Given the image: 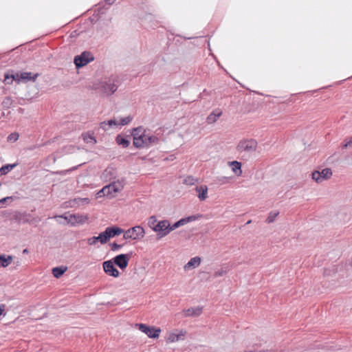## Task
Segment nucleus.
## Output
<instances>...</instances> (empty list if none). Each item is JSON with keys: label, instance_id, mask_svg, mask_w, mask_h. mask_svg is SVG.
Masks as SVG:
<instances>
[{"label": "nucleus", "instance_id": "1a4fd4ad", "mask_svg": "<svg viewBox=\"0 0 352 352\" xmlns=\"http://www.w3.org/2000/svg\"><path fill=\"white\" fill-rule=\"evenodd\" d=\"M130 258L131 254H121L116 256L113 258V262L121 270H124L127 267Z\"/></svg>", "mask_w": 352, "mask_h": 352}, {"label": "nucleus", "instance_id": "a878e982", "mask_svg": "<svg viewBox=\"0 0 352 352\" xmlns=\"http://www.w3.org/2000/svg\"><path fill=\"white\" fill-rule=\"evenodd\" d=\"M16 166V164H6L5 166H3L1 168H0V177L2 176V175H6L7 173H8Z\"/></svg>", "mask_w": 352, "mask_h": 352}, {"label": "nucleus", "instance_id": "9d476101", "mask_svg": "<svg viewBox=\"0 0 352 352\" xmlns=\"http://www.w3.org/2000/svg\"><path fill=\"white\" fill-rule=\"evenodd\" d=\"M139 329L146 333L150 338H157L161 331L160 329H155L154 327H148L144 324H140Z\"/></svg>", "mask_w": 352, "mask_h": 352}, {"label": "nucleus", "instance_id": "39448f33", "mask_svg": "<svg viewBox=\"0 0 352 352\" xmlns=\"http://www.w3.org/2000/svg\"><path fill=\"white\" fill-rule=\"evenodd\" d=\"M145 234L144 230L142 227L140 226H134L128 229L127 230H124V236L123 238L124 239H140L144 237Z\"/></svg>", "mask_w": 352, "mask_h": 352}, {"label": "nucleus", "instance_id": "6e6552de", "mask_svg": "<svg viewBox=\"0 0 352 352\" xmlns=\"http://www.w3.org/2000/svg\"><path fill=\"white\" fill-rule=\"evenodd\" d=\"M168 228L169 221L168 220L159 221L155 228H154V231L157 232L160 238H162L170 233Z\"/></svg>", "mask_w": 352, "mask_h": 352}, {"label": "nucleus", "instance_id": "e433bc0d", "mask_svg": "<svg viewBox=\"0 0 352 352\" xmlns=\"http://www.w3.org/2000/svg\"><path fill=\"white\" fill-rule=\"evenodd\" d=\"M202 217L201 214H196V215H191L189 217H186L187 222H191L195 220H197L198 219L201 218Z\"/></svg>", "mask_w": 352, "mask_h": 352}, {"label": "nucleus", "instance_id": "6ab92c4d", "mask_svg": "<svg viewBox=\"0 0 352 352\" xmlns=\"http://www.w3.org/2000/svg\"><path fill=\"white\" fill-rule=\"evenodd\" d=\"M201 263V258L195 256L190 259V261L184 265V268L185 270H188L190 268H196Z\"/></svg>", "mask_w": 352, "mask_h": 352}, {"label": "nucleus", "instance_id": "c85d7f7f", "mask_svg": "<svg viewBox=\"0 0 352 352\" xmlns=\"http://www.w3.org/2000/svg\"><path fill=\"white\" fill-rule=\"evenodd\" d=\"M158 222L159 221H157L155 216H151L148 219V225L154 231V228H155Z\"/></svg>", "mask_w": 352, "mask_h": 352}, {"label": "nucleus", "instance_id": "aec40b11", "mask_svg": "<svg viewBox=\"0 0 352 352\" xmlns=\"http://www.w3.org/2000/svg\"><path fill=\"white\" fill-rule=\"evenodd\" d=\"M106 230H107L110 238L124 233V230L118 226L107 227Z\"/></svg>", "mask_w": 352, "mask_h": 352}, {"label": "nucleus", "instance_id": "20e7f679", "mask_svg": "<svg viewBox=\"0 0 352 352\" xmlns=\"http://www.w3.org/2000/svg\"><path fill=\"white\" fill-rule=\"evenodd\" d=\"M257 145V142L254 139L242 140L239 142L236 150L240 153H252L256 151Z\"/></svg>", "mask_w": 352, "mask_h": 352}, {"label": "nucleus", "instance_id": "dca6fc26", "mask_svg": "<svg viewBox=\"0 0 352 352\" xmlns=\"http://www.w3.org/2000/svg\"><path fill=\"white\" fill-rule=\"evenodd\" d=\"M19 80V73L14 74L13 71H8L4 75V82L11 85L13 81Z\"/></svg>", "mask_w": 352, "mask_h": 352}, {"label": "nucleus", "instance_id": "49530a36", "mask_svg": "<svg viewBox=\"0 0 352 352\" xmlns=\"http://www.w3.org/2000/svg\"><path fill=\"white\" fill-rule=\"evenodd\" d=\"M11 199H12L11 197H7L3 198V199H0V204H4L7 200Z\"/></svg>", "mask_w": 352, "mask_h": 352}, {"label": "nucleus", "instance_id": "72a5a7b5", "mask_svg": "<svg viewBox=\"0 0 352 352\" xmlns=\"http://www.w3.org/2000/svg\"><path fill=\"white\" fill-rule=\"evenodd\" d=\"M133 120V117L129 116L124 118H121L120 122H118V125L124 126L128 124Z\"/></svg>", "mask_w": 352, "mask_h": 352}, {"label": "nucleus", "instance_id": "4be33fe9", "mask_svg": "<svg viewBox=\"0 0 352 352\" xmlns=\"http://www.w3.org/2000/svg\"><path fill=\"white\" fill-rule=\"evenodd\" d=\"M67 270V266L61 265L52 269V274L55 278H60Z\"/></svg>", "mask_w": 352, "mask_h": 352}, {"label": "nucleus", "instance_id": "c9c22d12", "mask_svg": "<svg viewBox=\"0 0 352 352\" xmlns=\"http://www.w3.org/2000/svg\"><path fill=\"white\" fill-rule=\"evenodd\" d=\"M226 273H227V270L226 268H221V269L216 271L214 273L213 276L214 278H217V277H219V276H223L225 274H226Z\"/></svg>", "mask_w": 352, "mask_h": 352}, {"label": "nucleus", "instance_id": "8fccbe9b", "mask_svg": "<svg viewBox=\"0 0 352 352\" xmlns=\"http://www.w3.org/2000/svg\"><path fill=\"white\" fill-rule=\"evenodd\" d=\"M245 352H267V351H255V350H249V351H245Z\"/></svg>", "mask_w": 352, "mask_h": 352}, {"label": "nucleus", "instance_id": "a19ab883", "mask_svg": "<svg viewBox=\"0 0 352 352\" xmlns=\"http://www.w3.org/2000/svg\"><path fill=\"white\" fill-rule=\"evenodd\" d=\"M180 226H181V224H180V223H179V221H177V222H175V223L173 225H172V226L169 223V228H168V229H169V230H170V232L171 231L174 230L175 229H176V228H177L180 227Z\"/></svg>", "mask_w": 352, "mask_h": 352}, {"label": "nucleus", "instance_id": "4c0bfd02", "mask_svg": "<svg viewBox=\"0 0 352 352\" xmlns=\"http://www.w3.org/2000/svg\"><path fill=\"white\" fill-rule=\"evenodd\" d=\"M98 241L97 236H92L87 239V243L89 245H94Z\"/></svg>", "mask_w": 352, "mask_h": 352}, {"label": "nucleus", "instance_id": "4468645a", "mask_svg": "<svg viewBox=\"0 0 352 352\" xmlns=\"http://www.w3.org/2000/svg\"><path fill=\"white\" fill-rule=\"evenodd\" d=\"M186 331L180 330L178 333H170L166 338L167 343H172L179 341L180 339H184L183 337L186 335Z\"/></svg>", "mask_w": 352, "mask_h": 352}, {"label": "nucleus", "instance_id": "3c124183", "mask_svg": "<svg viewBox=\"0 0 352 352\" xmlns=\"http://www.w3.org/2000/svg\"><path fill=\"white\" fill-rule=\"evenodd\" d=\"M111 169L107 168V169L104 170V174L107 175L108 173H111Z\"/></svg>", "mask_w": 352, "mask_h": 352}, {"label": "nucleus", "instance_id": "ea45409f", "mask_svg": "<svg viewBox=\"0 0 352 352\" xmlns=\"http://www.w3.org/2000/svg\"><path fill=\"white\" fill-rule=\"evenodd\" d=\"M123 245L118 244L117 243H113L110 244L111 249L112 251H116L119 249H120L122 247Z\"/></svg>", "mask_w": 352, "mask_h": 352}, {"label": "nucleus", "instance_id": "473e14b6", "mask_svg": "<svg viewBox=\"0 0 352 352\" xmlns=\"http://www.w3.org/2000/svg\"><path fill=\"white\" fill-rule=\"evenodd\" d=\"M229 179H230V177H217L214 181H215L216 184L222 185V184H228L229 182Z\"/></svg>", "mask_w": 352, "mask_h": 352}, {"label": "nucleus", "instance_id": "a18cd8bd", "mask_svg": "<svg viewBox=\"0 0 352 352\" xmlns=\"http://www.w3.org/2000/svg\"><path fill=\"white\" fill-rule=\"evenodd\" d=\"M179 221L181 226H184V225H185L186 223H188L187 221H186V217L181 219L180 220H179Z\"/></svg>", "mask_w": 352, "mask_h": 352}, {"label": "nucleus", "instance_id": "cd10ccee", "mask_svg": "<svg viewBox=\"0 0 352 352\" xmlns=\"http://www.w3.org/2000/svg\"><path fill=\"white\" fill-rule=\"evenodd\" d=\"M147 144L146 147H148L153 144H157L159 142V138L155 135H148V138H146Z\"/></svg>", "mask_w": 352, "mask_h": 352}, {"label": "nucleus", "instance_id": "393cba45", "mask_svg": "<svg viewBox=\"0 0 352 352\" xmlns=\"http://www.w3.org/2000/svg\"><path fill=\"white\" fill-rule=\"evenodd\" d=\"M97 237L98 241L100 242L101 244H104L107 243V241L110 239V236L106 229L104 232L100 233Z\"/></svg>", "mask_w": 352, "mask_h": 352}, {"label": "nucleus", "instance_id": "2f4dec72", "mask_svg": "<svg viewBox=\"0 0 352 352\" xmlns=\"http://www.w3.org/2000/svg\"><path fill=\"white\" fill-rule=\"evenodd\" d=\"M279 212L276 211L270 212L266 219V222H267L268 223L274 222Z\"/></svg>", "mask_w": 352, "mask_h": 352}, {"label": "nucleus", "instance_id": "2eb2a0df", "mask_svg": "<svg viewBox=\"0 0 352 352\" xmlns=\"http://www.w3.org/2000/svg\"><path fill=\"white\" fill-rule=\"evenodd\" d=\"M37 74L32 76L31 72H21L19 73V80H16L18 83L21 82H28L30 80L34 81Z\"/></svg>", "mask_w": 352, "mask_h": 352}, {"label": "nucleus", "instance_id": "f257e3e1", "mask_svg": "<svg viewBox=\"0 0 352 352\" xmlns=\"http://www.w3.org/2000/svg\"><path fill=\"white\" fill-rule=\"evenodd\" d=\"M120 85V80L117 76L112 75L109 78L103 79L96 83L93 89H99L102 93L109 96L113 94Z\"/></svg>", "mask_w": 352, "mask_h": 352}, {"label": "nucleus", "instance_id": "7ed1b4c3", "mask_svg": "<svg viewBox=\"0 0 352 352\" xmlns=\"http://www.w3.org/2000/svg\"><path fill=\"white\" fill-rule=\"evenodd\" d=\"M94 60L93 54L88 51L82 52L80 55L74 57V63L77 69L87 65L90 62Z\"/></svg>", "mask_w": 352, "mask_h": 352}, {"label": "nucleus", "instance_id": "5701e85b", "mask_svg": "<svg viewBox=\"0 0 352 352\" xmlns=\"http://www.w3.org/2000/svg\"><path fill=\"white\" fill-rule=\"evenodd\" d=\"M116 141L118 145H121L123 148H127L130 145V140L122 135H118Z\"/></svg>", "mask_w": 352, "mask_h": 352}, {"label": "nucleus", "instance_id": "de8ad7c7", "mask_svg": "<svg viewBox=\"0 0 352 352\" xmlns=\"http://www.w3.org/2000/svg\"><path fill=\"white\" fill-rule=\"evenodd\" d=\"M6 305L3 304H0V316L2 314L3 311L5 310Z\"/></svg>", "mask_w": 352, "mask_h": 352}, {"label": "nucleus", "instance_id": "603ef678", "mask_svg": "<svg viewBox=\"0 0 352 352\" xmlns=\"http://www.w3.org/2000/svg\"><path fill=\"white\" fill-rule=\"evenodd\" d=\"M28 252V251H27V250H26V249L23 250V252H24V253H25V252Z\"/></svg>", "mask_w": 352, "mask_h": 352}, {"label": "nucleus", "instance_id": "b1692460", "mask_svg": "<svg viewBox=\"0 0 352 352\" xmlns=\"http://www.w3.org/2000/svg\"><path fill=\"white\" fill-rule=\"evenodd\" d=\"M232 171L238 176L242 174L241 163L237 161H233L230 163Z\"/></svg>", "mask_w": 352, "mask_h": 352}, {"label": "nucleus", "instance_id": "a211bd4d", "mask_svg": "<svg viewBox=\"0 0 352 352\" xmlns=\"http://www.w3.org/2000/svg\"><path fill=\"white\" fill-rule=\"evenodd\" d=\"M222 115V111L219 109L214 110L212 113H210L207 118L206 122L208 124H214L217 119Z\"/></svg>", "mask_w": 352, "mask_h": 352}, {"label": "nucleus", "instance_id": "7c9ffc66", "mask_svg": "<svg viewBox=\"0 0 352 352\" xmlns=\"http://www.w3.org/2000/svg\"><path fill=\"white\" fill-rule=\"evenodd\" d=\"M197 182V179L195 178L192 176H188L184 180V184L188 186L194 185Z\"/></svg>", "mask_w": 352, "mask_h": 352}, {"label": "nucleus", "instance_id": "f03ea898", "mask_svg": "<svg viewBox=\"0 0 352 352\" xmlns=\"http://www.w3.org/2000/svg\"><path fill=\"white\" fill-rule=\"evenodd\" d=\"M124 188V184L122 181L118 180L117 182H113L109 185L103 187L98 193L99 197L102 196H111V197H114L112 193L113 192H118L121 191Z\"/></svg>", "mask_w": 352, "mask_h": 352}, {"label": "nucleus", "instance_id": "423d86ee", "mask_svg": "<svg viewBox=\"0 0 352 352\" xmlns=\"http://www.w3.org/2000/svg\"><path fill=\"white\" fill-rule=\"evenodd\" d=\"M60 217L64 218L67 223L71 224L72 226L78 225H82L87 221L89 219L88 215H83L80 214H74L69 216H61Z\"/></svg>", "mask_w": 352, "mask_h": 352}, {"label": "nucleus", "instance_id": "f704fd0d", "mask_svg": "<svg viewBox=\"0 0 352 352\" xmlns=\"http://www.w3.org/2000/svg\"><path fill=\"white\" fill-rule=\"evenodd\" d=\"M19 134L18 133H12L8 136V141L14 142L19 139Z\"/></svg>", "mask_w": 352, "mask_h": 352}, {"label": "nucleus", "instance_id": "c756f323", "mask_svg": "<svg viewBox=\"0 0 352 352\" xmlns=\"http://www.w3.org/2000/svg\"><path fill=\"white\" fill-rule=\"evenodd\" d=\"M82 136H83L84 141L86 142L87 143H91V142L93 144L96 143V140L92 135L86 133V134H83Z\"/></svg>", "mask_w": 352, "mask_h": 352}, {"label": "nucleus", "instance_id": "37998d69", "mask_svg": "<svg viewBox=\"0 0 352 352\" xmlns=\"http://www.w3.org/2000/svg\"><path fill=\"white\" fill-rule=\"evenodd\" d=\"M349 146H352V137L350 138L349 141L344 140L342 143V147L346 148Z\"/></svg>", "mask_w": 352, "mask_h": 352}, {"label": "nucleus", "instance_id": "09e8293b", "mask_svg": "<svg viewBox=\"0 0 352 352\" xmlns=\"http://www.w3.org/2000/svg\"><path fill=\"white\" fill-rule=\"evenodd\" d=\"M115 1L116 0H105V2L109 5H111L115 2Z\"/></svg>", "mask_w": 352, "mask_h": 352}, {"label": "nucleus", "instance_id": "412c9836", "mask_svg": "<svg viewBox=\"0 0 352 352\" xmlns=\"http://www.w3.org/2000/svg\"><path fill=\"white\" fill-rule=\"evenodd\" d=\"M12 256L0 255V267H6L8 266L12 261Z\"/></svg>", "mask_w": 352, "mask_h": 352}, {"label": "nucleus", "instance_id": "f8f14e48", "mask_svg": "<svg viewBox=\"0 0 352 352\" xmlns=\"http://www.w3.org/2000/svg\"><path fill=\"white\" fill-rule=\"evenodd\" d=\"M148 138V135L146 134V132L142 133L141 136H138L133 140V145L136 148L146 147L147 144L146 138Z\"/></svg>", "mask_w": 352, "mask_h": 352}, {"label": "nucleus", "instance_id": "0eeeda50", "mask_svg": "<svg viewBox=\"0 0 352 352\" xmlns=\"http://www.w3.org/2000/svg\"><path fill=\"white\" fill-rule=\"evenodd\" d=\"M332 176V170L331 168H326L322 171L315 170L312 173L311 177L317 183H320L324 180L329 179Z\"/></svg>", "mask_w": 352, "mask_h": 352}, {"label": "nucleus", "instance_id": "c03bdc74", "mask_svg": "<svg viewBox=\"0 0 352 352\" xmlns=\"http://www.w3.org/2000/svg\"><path fill=\"white\" fill-rule=\"evenodd\" d=\"M100 128H102L104 131H107L109 129V126L107 125V121H104L100 123Z\"/></svg>", "mask_w": 352, "mask_h": 352}, {"label": "nucleus", "instance_id": "58836bf2", "mask_svg": "<svg viewBox=\"0 0 352 352\" xmlns=\"http://www.w3.org/2000/svg\"><path fill=\"white\" fill-rule=\"evenodd\" d=\"M76 204H88L89 202V198H78L74 200Z\"/></svg>", "mask_w": 352, "mask_h": 352}, {"label": "nucleus", "instance_id": "79ce46f5", "mask_svg": "<svg viewBox=\"0 0 352 352\" xmlns=\"http://www.w3.org/2000/svg\"><path fill=\"white\" fill-rule=\"evenodd\" d=\"M107 125H108L109 128L112 126H118V122L114 119H111V120L107 121Z\"/></svg>", "mask_w": 352, "mask_h": 352}, {"label": "nucleus", "instance_id": "bb28decb", "mask_svg": "<svg viewBox=\"0 0 352 352\" xmlns=\"http://www.w3.org/2000/svg\"><path fill=\"white\" fill-rule=\"evenodd\" d=\"M146 132V130L142 126H139L133 129L132 133V135L133 137V140L138 136H141L142 133Z\"/></svg>", "mask_w": 352, "mask_h": 352}, {"label": "nucleus", "instance_id": "9b49d317", "mask_svg": "<svg viewBox=\"0 0 352 352\" xmlns=\"http://www.w3.org/2000/svg\"><path fill=\"white\" fill-rule=\"evenodd\" d=\"M104 272L109 276L117 278L120 275L119 271L115 267L112 261H106L102 263Z\"/></svg>", "mask_w": 352, "mask_h": 352}, {"label": "nucleus", "instance_id": "f3484780", "mask_svg": "<svg viewBox=\"0 0 352 352\" xmlns=\"http://www.w3.org/2000/svg\"><path fill=\"white\" fill-rule=\"evenodd\" d=\"M201 312L202 307H192L184 310V314L186 317L199 316Z\"/></svg>", "mask_w": 352, "mask_h": 352}, {"label": "nucleus", "instance_id": "ddd939ff", "mask_svg": "<svg viewBox=\"0 0 352 352\" xmlns=\"http://www.w3.org/2000/svg\"><path fill=\"white\" fill-rule=\"evenodd\" d=\"M197 197L202 201L208 198V187L205 185L197 186L195 188Z\"/></svg>", "mask_w": 352, "mask_h": 352}]
</instances>
